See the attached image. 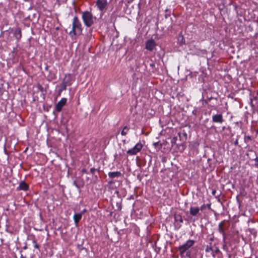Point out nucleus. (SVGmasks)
<instances>
[{"label":"nucleus","instance_id":"f257e3e1","mask_svg":"<svg viewBox=\"0 0 258 258\" xmlns=\"http://www.w3.org/2000/svg\"><path fill=\"white\" fill-rule=\"evenodd\" d=\"M82 31V25L78 18L74 17L72 23V29L69 32L70 36L73 38L77 34H81Z\"/></svg>","mask_w":258,"mask_h":258},{"label":"nucleus","instance_id":"f03ea898","mask_svg":"<svg viewBox=\"0 0 258 258\" xmlns=\"http://www.w3.org/2000/svg\"><path fill=\"white\" fill-rule=\"evenodd\" d=\"M84 23L87 27H90L93 23V17L92 14L86 11L82 14V16Z\"/></svg>","mask_w":258,"mask_h":258},{"label":"nucleus","instance_id":"7ed1b4c3","mask_svg":"<svg viewBox=\"0 0 258 258\" xmlns=\"http://www.w3.org/2000/svg\"><path fill=\"white\" fill-rule=\"evenodd\" d=\"M195 241L194 240H188L186 242L180 245L178 247V249L181 255L183 254L187 250L190 248L195 244Z\"/></svg>","mask_w":258,"mask_h":258},{"label":"nucleus","instance_id":"20e7f679","mask_svg":"<svg viewBox=\"0 0 258 258\" xmlns=\"http://www.w3.org/2000/svg\"><path fill=\"white\" fill-rule=\"evenodd\" d=\"M142 148V144L141 143H138L133 148L128 150L126 153L130 155H135L139 152Z\"/></svg>","mask_w":258,"mask_h":258},{"label":"nucleus","instance_id":"39448f33","mask_svg":"<svg viewBox=\"0 0 258 258\" xmlns=\"http://www.w3.org/2000/svg\"><path fill=\"white\" fill-rule=\"evenodd\" d=\"M205 251L206 252H211L212 256L214 258L215 257V254L216 253H219L220 252V249L218 247H213L211 243H210L209 245H207L205 249Z\"/></svg>","mask_w":258,"mask_h":258},{"label":"nucleus","instance_id":"423d86ee","mask_svg":"<svg viewBox=\"0 0 258 258\" xmlns=\"http://www.w3.org/2000/svg\"><path fill=\"white\" fill-rule=\"evenodd\" d=\"M228 225H226L224 222H220L218 225V230L219 232L222 234L223 241L225 243L226 235L224 232V229H228Z\"/></svg>","mask_w":258,"mask_h":258},{"label":"nucleus","instance_id":"0eeeda50","mask_svg":"<svg viewBox=\"0 0 258 258\" xmlns=\"http://www.w3.org/2000/svg\"><path fill=\"white\" fill-rule=\"evenodd\" d=\"M67 99L66 98H62L55 105V109L57 112H60L63 107L66 104Z\"/></svg>","mask_w":258,"mask_h":258},{"label":"nucleus","instance_id":"6e6552de","mask_svg":"<svg viewBox=\"0 0 258 258\" xmlns=\"http://www.w3.org/2000/svg\"><path fill=\"white\" fill-rule=\"evenodd\" d=\"M156 46V43L153 39L148 40L146 43V48L149 50L152 51Z\"/></svg>","mask_w":258,"mask_h":258},{"label":"nucleus","instance_id":"1a4fd4ad","mask_svg":"<svg viewBox=\"0 0 258 258\" xmlns=\"http://www.w3.org/2000/svg\"><path fill=\"white\" fill-rule=\"evenodd\" d=\"M224 121L222 114H216L212 116V121L213 122L222 123Z\"/></svg>","mask_w":258,"mask_h":258},{"label":"nucleus","instance_id":"9d476101","mask_svg":"<svg viewBox=\"0 0 258 258\" xmlns=\"http://www.w3.org/2000/svg\"><path fill=\"white\" fill-rule=\"evenodd\" d=\"M200 208L199 207H191L190 208L189 212L190 214L192 216H196L198 215H201V214L200 213Z\"/></svg>","mask_w":258,"mask_h":258},{"label":"nucleus","instance_id":"9b49d317","mask_svg":"<svg viewBox=\"0 0 258 258\" xmlns=\"http://www.w3.org/2000/svg\"><path fill=\"white\" fill-rule=\"evenodd\" d=\"M107 4L106 0H98V8L102 11L105 9Z\"/></svg>","mask_w":258,"mask_h":258},{"label":"nucleus","instance_id":"f8f14e48","mask_svg":"<svg viewBox=\"0 0 258 258\" xmlns=\"http://www.w3.org/2000/svg\"><path fill=\"white\" fill-rule=\"evenodd\" d=\"M83 213H75L73 216V219L76 225H77L78 222L81 219L82 217Z\"/></svg>","mask_w":258,"mask_h":258},{"label":"nucleus","instance_id":"ddd939ff","mask_svg":"<svg viewBox=\"0 0 258 258\" xmlns=\"http://www.w3.org/2000/svg\"><path fill=\"white\" fill-rule=\"evenodd\" d=\"M69 85H71L72 81V77L70 74H66L62 81Z\"/></svg>","mask_w":258,"mask_h":258},{"label":"nucleus","instance_id":"4468645a","mask_svg":"<svg viewBox=\"0 0 258 258\" xmlns=\"http://www.w3.org/2000/svg\"><path fill=\"white\" fill-rule=\"evenodd\" d=\"M14 35L17 40L21 38V31L20 28H17L14 30Z\"/></svg>","mask_w":258,"mask_h":258},{"label":"nucleus","instance_id":"2eb2a0df","mask_svg":"<svg viewBox=\"0 0 258 258\" xmlns=\"http://www.w3.org/2000/svg\"><path fill=\"white\" fill-rule=\"evenodd\" d=\"M121 175V173L119 171L110 172L108 173L109 177L111 178L120 177Z\"/></svg>","mask_w":258,"mask_h":258},{"label":"nucleus","instance_id":"dca6fc26","mask_svg":"<svg viewBox=\"0 0 258 258\" xmlns=\"http://www.w3.org/2000/svg\"><path fill=\"white\" fill-rule=\"evenodd\" d=\"M19 187L20 189L26 191L28 189V185L24 181H21L19 184Z\"/></svg>","mask_w":258,"mask_h":258},{"label":"nucleus","instance_id":"f3484780","mask_svg":"<svg viewBox=\"0 0 258 258\" xmlns=\"http://www.w3.org/2000/svg\"><path fill=\"white\" fill-rule=\"evenodd\" d=\"M178 43L180 45H182L185 43V40L182 35L181 34H178L177 36Z\"/></svg>","mask_w":258,"mask_h":258},{"label":"nucleus","instance_id":"a211bd4d","mask_svg":"<svg viewBox=\"0 0 258 258\" xmlns=\"http://www.w3.org/2000/svg\"><path fill=\"white\" fill-rule=\"evenodd\" d=\"M174 220L176 222H179L180 223H183L182 216L180 214H175Z\"/></svg>","mask_w":258,"mask_h":258},{"label":"nucleus","instance_id":"6ab92c4d","mask_svg":"<svg viewBox=\"0 0 258 258\" xmlns=\"http://www.w3.org/2000/svg\"><path fill=\"white\" fill-rule=\"evenodd\" d=\"M67 85H69L64 83V82L62 81L60 84V91L65 90L67 88Z\"/></svg>","mask_w":258,"mask_h":258},{"label":"nucleus","instance_id":"aec40b11","mask_svg":"<svg viewBox=\"0 0 258 258\" xmlns=\"http://www.w3.org/2000/svg\"><path fill=\"white\" fill-rule=\"evenodd\" d=\"M207 208H208L209 209H210L211 208V204H207V205L204 204L201 206L200 209L201 211H203L205 209H206Z\"/></svg>","mask_w":258,"mask_h":258},{"label":"nucleus","instance_id":"412c9836","mask_svg":"<svg viewBox=\"0 0 258 258\" xmlns=\"http://www.w3.org/2000/svg\"><path fill=\"white\" fill-rule=\"evenodd\" d=\"M128 130V128H127V126H125L122 131L121 132V134L122 136H125L127 134V131Z\"/></svg>","mask_w":258,"mask_h":258},{"label":"nucleus","instance_id":"4be33fe9","mask_svg":"<svg viewBox=\"0 0 258 258\" xmlns=\"http://www.w3.org/2000/svg\"><path fill=\"white\" fill-rule=\"evenodd\" d=\"M153 145L154 147L157 149H160L162 147V144H160L158 142L154 143Z\"/></svg>","mask_w":258,"mask_h":258},{"label":"nucleus","instance_id":"5701e85b","mask_svg":"<svg viewBox=\"0 0 258 258\" xmlns=\"http://www.w3.org/2000/svg\"><path fill=\"white\" fill-rule=\"evenodd\" d=\"M177 140V137H174L172 140V143H175L176 141Z\"/></svg>","mask_w":258,"mask_h":258},{"label":"nucleus","instance_id":"b1692460","mask_svg":"<svg viewBox=\"0 0 258 258\" xmlns=\"http://www.w3.org/2000/svg\"><path fill=\"white\" fill-rule=\"evenodd\" d=\"M90 170L92 173H94L95 172L96 169L95 168H91Z\"/></svg>","mask_w":258,"mask_h":258},{"label":"nucleus","instance_id":"393cba45","mask_svg":"<svg viewBox=\"0 0 258 258\" xmlns=\"http://www.w3.org/2000/svg\"><path fill=\"white\" fill-rule=\"evenodd\" d=\"M190 252H186V255L187 256L189 257V258H191V257H190Z\"/></svg>","mask_w":258,"mask_h":258},{"label":"nucleus","instance_id":"a878e982","mask_svg":"<svg viewBox=\"0 0 258 258\" xmlns=\"http://www.w3.org/2000/svg\"><path fill=\"white\" fill-rule=\"evenodd\" d=\"M34 247L36 248H38V244H35V245H34Z\"/></svg>","mask_w":258,"mask_h":258},{"label":"nucleus","instance_id":"bb28decb","mask_svg":"<svg viewBox=\"0 0 258 258\" xmlns=\"http://www.w3.org/2000/svg\"><path fill=\"white\" fill-rule=\"evenodd\" d=\"M212 99H213V98L212 97L208 98V101H210V100H212Z\"/></svg>","mask_w":258,"mask_h":258},{"label":"nucleus","instance_id":"cd10ccee","mask_svg":"<svg viewBox=\"0 0 258 258\" xmlns=\"http://www.w3.org/2000/svg\"><path fill=\"white\" fill-rule=\"evenodd\" d=\"M150 66L152 67H153L155 66L154 64V63H151L150 64Z\"/></svg>","mask_w":258,"mask_h":258},{"label":"nucleus","instance_id":"c85d7f7f","mask_svg":"<svg viewBox=\"0 0 258 258\" xmlns=\"http://www.w3.org/2000/svg\"><path fill=\"white\" fill-rule=\"evenodd\" d=\"M215 192H216V190H213V191H212V194H213V195H214L215 194Z\"/></svg>","mask_w":258,"mask_h":258},{"label":"nucleus","instance_id":"c756f323","mask_svg":"<svg viewBox=\"0 0 258 258\" xmlns=\"http://www.w3.org/2000/svg\"><path fill=\"white\" fill-rule=\"evenodd\" d=\"M238 144V141L236 140L235 142V145H237Z\"/></svg>","mask_w":258,"mask_h":258},{"label":"nucleus","instance_id":"7c9ffc66","mask_svg":"<svg viewBox=\"0 0 258 258\" xmlns=\"http://www.w3.org/2000/svg\"><path fill=\"white\" fill-rule=\"evenodd\" d=\"M247 139H249V140H250L251 139V137L250 136H248L247 137Z\"/></svg>","mask_w":258,"mask_h":258},{"label":"nucleus","instance_id":"2f4dec72","mask_svg":"<svg viewBox=\"0 0 258 258\" xmlns=\"http://www.w3.org/2000/svg\"><path fill=\"white\" fill-rule=\"evenodd\" d=\"M180 227H181V224H180V225H178V228H180Z\"/></svg>","mask_w":258,"mask_h":258},{"label":"nucleus","instance_id":"473e14b6","mask_svg":"<svg viewBox=\"0 0 258 258\" xmlns=\"http://www.w3.org/2000/svg\"><path fill=\"white\" fill-rule=\"evenodd\" d=\"M21 258H25V257H24L23 256V255L22 254V255H21Z\"/></svg>","mask_w":258,"mask_h":258},{"label":"nucleus","instance_id":"72a5a7b5","mask_svg":"<svg viewBox=\"0 0 258 258\" xmlns=\"http://www.w3.org/2000/svg\"><path fill=\"white\" fill-rule=\"evenodd\" d=\"M184 136L186 137L187 136L186 134L184 133Z\"/></svg>","mask_w":258,"mask_h":258},{"label":"nucleus","instance_id":"f704fd0d","mask_svg":"<svg viewBox=\"0 0 258 258\" xmlns=\"http://www.w3.org/2000/svg\"><path fill=\"white\" fill-rule=\"evenodd\" d=\"M178 135H179V137L180 138V133L178 134Z\"/></svg>","mask_w":258,"mask_h":258},{"label":"nucleus","instance_id":"c9c22d12","mask_svg":"<svg viewBox=\"0 0 258 258\" xmlns=\"http://www.w3.org/2000/svg\"><path fill=\"white\" fill-rule=\"evenodd\" d=\"M257 95L258 96V90L257 91Z\"/></svg>","mask_w":258,"mask_h":258}]
</instances>
